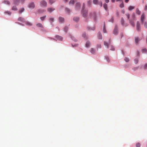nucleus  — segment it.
I'll use <instances>...</instances> for the list:
<instances>
[{
  "label": "nucleus",
  "mask_w": 147,
  "mask_h": 147,
  "mask_svg": "<svg viewBox=\"0 0 147 147\" xmlns=\"http://www.w3.org/2000/svg\"><path fill=\"white\" fill-rule=\"evenodd\" d=\"M91 2L90 1H89L88 2V5H91Z\"/></svg>",
  "instance_id": "09e8293b"
},
{
  "label": "nucleus",
  "mask_w": 147,
  "mask_h": 147,
  "mask_svg": "<svg viewBox=\"0 0 147 147\" xmlns=\"http://www.w3.org/2000/svg\"><path fill=\"white\" fill-rule=\"evenodd\" d=\"M101 47V45L98 44L97 45V49H98V48H100Z\"/></svg>",
  "instance_id": "79ce46f5"
},
{
  "label": "nucleus",
  "mask_w": 147,
  "mask_h": 147,
  "mask_svg": "<svg viewBox=\"0 0 147 147\" xmlns=\"http://www.w3.org/2000/svg\"><path fill=\"white\" fill-rule=\"evenodd\" d=\"M55 2V0H49V3L51 5H52Z\"/></svg>",
  "instance_id": "412c9836"
},
{
  "label": "nucleus",
  "mask_w": 147,
  "mask_h": 147,
  "mask_svg": "<svg viewBox=\"0 0 147 147\" xmlns=\"http://www.w3.org/2000/svg\"><path fill=\"white\" fill-rule=\"evenodd\" d=\"M36 26L37 27H40L41 28H43L44 27L42 24L40 23H38L36 24Z\"/></svg>",
  "instance_id": "ddd939ff"
},
{
  "label": "nucleus",
  "mask_w": 147,
  "mask_h": 147,
  "mask_svg": "<svg viewBox=\"0 0 147 147\" xmlns=\"http://www.w3.org/2000/svg\"><path fill=\"white\" fill-rule=\"evenodd\" d=\"M18 20L22 22H24L25 21V19L21 17H19L18 19Z\"/></svg>",
  "instance_id": "dca6fc26"
},
{
  "label": "nucleus",
  "mask_w": 147,
  "mask_h": 147,
  "mask_svg": "<svg viewBox=\"0 0 147 147\" xmlns=\"http://www.w3.org/2000/svg\"><path fill=\"white\" fill-rule=\"evenodd\" d=\"M98 2V0H94L93 1V3L95 4H97Z\"/></svg>",
  "instance_id": "4c0bfd02"
},
{
  "label": "nucleus",
  "mask_w": 147,
  "mask_h": 147,
  "mask_svg": "<svg viewBox=\"0 0 147 147\" xmlns=\"http://www.w3.org/2000/svg\"><path fill=\"white\" fill-rule=\"evenodd\" d=\"M64 1L67 2L68 1V0H63Z\"/></svg>",
  "instance_id": "13d9d810"
},
{
  "label": "nucleus",
  "mask_w": 147,
  "mask_h": 147,
  "mask_svg": "<svg viewBox=\"0 0 147 147\" xmlns=\"http://www.w3.org/2000/svg\"><path fill=\"white\" fill-rule=\"evenodd\" d=\"M144 24V26L145 28H147V22L145 21L144 22V24Z\"/></svg>",
  "instance_id": "4be33fe9"
},
{
  "label": "nucleus",
  "mask_w": 147,
  "mask_h": 147,
  "mask_svg": "<svg viewBox=\"0 0 147 147\" xmlns=\"http://www.w3.org/2000/svg\"><path fill=\"white\" fill-rule=\"evenodd\" d=\"M85 4L83 3L82 8V14L83 16L84 17L87 18V14L88 13V11L86 10H84V9L85 8Z\"/></svg>",
  "instance_id": "f257e3e1"
},
{
  "label": "nucleus",
  "mask_w": 147,
  "mask_h": 147,
  "mask_svg": "<svg viewBox=\"0 0 147 147\" xmlns=\"http://www.w3.org/2000/svg\"><path fill=\"white\" fill-rule=\"evenodd\" d=\"M120 7H123V4L122 3L120 4Z\"/></svg>",
  "instance_id": "8fccbe9b"
},
{
  "label": "nucleus",
  "mask_w": 147,
  "mask_h": 147,
  "mask_svg": "<svg viewBox=\"0 0 147 147\" xmlns=\"http://www.w3.org/2000/svg\"><path fill=\"white\" fill-rule=\"evenodd\" d=\"M144 10H147V5H145V8H144Z\"/></svg>",
  "instance_id": "3c124183"
},
{
  "label": "nucleus",
  "mask_w": 147,
  "mask_h": 147,
  "mask_svg": "<svg viewBox=\"0 0 147 147\" xmlns=\"http://www.w3.org/2000/svg\"><path fill=\"white\" fill-rule=\"evenodd\" d=\"M89 17L90 18H92L94 20H96V14L94 12H93L89 14Z\"/></svg>",
  "instance_id": "7ed1b4c3"
},
{
  "label": "nucleus",
  "mask_w": 147,
  "mask_h": 147,
  "mask_svg": "<svg viewBox=\"0 0 147 147\" xmlns=\"http://www.w3.org/2000/svg\"><path fill=\"white\" fill-rule=\"evenodd\" d=\"M105 2L108 3L109 2V0H105Z\"/></svg>",
  "instance_id": "5fc2aeb1"
},
{
  "label": "nucleus",
  "mask_w": 147,
  "mask_h": 147,
  "mask_svg": "<svg viewBox=\"0 0 147 147\" xmlns=\"http://www.w3.org/2000/svg\"><path fill=\"white\" fill-rule=\"evenodd\" d=\"M124 60L126 62H128L129 61V58L127 57H125Z\"/></svg>",
  "instance_id": "e433bc0d"
},
{
  "label": "nucleus",
  "mask_w": 147,
  "mask_h": 147,
  "mask_svg": "<svg viewBox=\"0 0 147 147\" xmlns=\"http://www.w3.org/2000/svg\"><path fill=\"white\" fill-rule=\"evenodd\" d=\"M124 20L123 19V18H121V24L123 26H127V25H126V24H125V25H124Z\"/></svg>",
  "instance_id": "f8f14e48"
},
{
  "label": "nucleus",
  "mask_w": 147,
  "mask_h": 147,
  "mask_svg": "<svg viewBox=\"0 0 147 147\" xmlns=\"http://www.w3.org/2000/svg\"><path fill=\"white\" fill-rule=\"evenodd\" d=\"M56 37L57 38L59 39L60 40H62V38L61 36H56Z\"/></svg>",
  "instance_id": "b1692460"
},
{
  "label": "nucleus",
  "mask_w": 147,
  "mask_h": 147,
  "mask_svg": "<svg viewBox=\"0 0 147 147\" xmlns=\"http://www.w3.org/2000/svg\"><path fill=\"white\" fill-rule=\"evenodd\" d=\"M26 24L27 25L29 26H31L32 25V24H31V23L28 22H26Z\"/></svg>",
  "instance_id": "2f4dec72"
},
{
  "label": "nucleus",
  "mask_w": 147,
  "mask_h": 147,
  "mask_svg": "<svg viewBox=\"0 0 147 147\" xmlns=\"http://www.w3.org/2000/svg\"><path fill=\"white\" fill-rule=\"evenodd\" d=\"M141 39L139 38L138 37H136L135 38V43L136 45H138V42L141 40Z\"/></svg>",
  "instance_id": "9b49d317"
},
{
  "label": "nucleus",
  "mask_w": 147,
  "mask_h": 147,
  "mask_svg": "<svg viewBox=\"0 0 147 147\" xmlns=\"http://www.w3.org/2000/svg\"><path fill=\"white\" fill-rule=\"evenodd\" d=\"M144 68H147V64H146L144 66Z\"/></svg>",
  "instance_id": "864d4df0"
},
{
  "label": "nucleus",
  "mask_w": 147,
  "mask_h": 147,
  "mask_svg": "<svg viewBox=\"0 0 147 147\" xmlns=\"http://www.w3.org/2000/svg\"><path fill=\"white\" fill-rule=\"evenodd\" d=\"M19 0H13V2L15 4H18V3H19Z\"/></svg>",
  "instance_id": "5701e85b"
},
{
  "label": "nucleus",
  "mask_w": 147,
  "mask_h": 147,
  "mask_svg": "<svg viewBox=\"0 0 147 147\" xmlns=\"http://www.w3.org/2000/svg\"><path fill=\"white\" fill-rule=\"evenodd\" d=\"M121 37H122L123 36V34H121Z\"/></svg>",
  "instance_id": "680f3d73"
},
{
  "label": "nucleus",
  "mask_w": 147,
  "mask_h": 147,
  "mask_svg": "<svg viewBox=\"0 0 147 147\" xmlns=\"http://www.w3.org/2000/svg\"><path fill=\"white\" fill-rule=\"evenodd\" d=\"M73 19L74 21L77 22L79 20V18L78 17H74Z\"/></svg>",
  "instance_id": "a878e982"
},
{
  "label": "nucleus",
  "mask_w": 147,
  "mask_h": 147,
  "mask_svg": "<svg viewBox=\"0 0 147 147\" xmlns=\"http://www.w3.org/2000/svg\"><path fill=\"white\" fill-rule=\"evenodd\" d=\"M68 29V28L67 27L65 26L64 28V31L66 32L67 31Z\"/></svg>",
  "instance_id": "ea45409f"
},
{
  "label": "nucleus",
  "mask_w": 147,
  "mask_h": 147,
  "mask_svg": "<svg viewBox=\"0 0 147 147\" xmlns=\"http://www.w3.org/2000/svg\"><path fill=\"white\" fill-rule=\"evenodd\" d=\"M24 10V8H22L19 11V13H22V12H23Z\"/></svg>",
  "instance_id": "cd10ccee"
},
{
  "label": "nucleus",
  "mask_w": 147,
  "mask_h": 147,
  "mask_svg": "<svg viewBox=\"0 0 147 147\" xmlns=\"http://www.w3.org/2000/svg\"><path fill=\"white\" fill-rule=\"evenodd\" d=\"M103 7L106 10H107V5L106 4H103Z\"/></svg>",
  "instance_id": "bb28decb"
},
{
  "label": "nucleus",
  "mask_w": 147,
  "mask_h": 147,
  "mask_svg": "<svg viewBox=\"0 0 147 147\" xmlns=\"http://www.w3.org/2000/svg\"><path fill=\"white\" fill-rule=\"evenodd\" d=\"M50 20L51 21H52V22H53L54 21V18H50Z\"/></svg>",
  "instance_id": "de8ad7c7"
},
{
  "label": "nucleus",
  "mask_w": 147,
  "mask_h": 147,
  "mask_svg": "<svg viewBox=\"0 0 147 147\" xmlns=\"http://www.w3.org/2000/svg\"><path fill=\"white\" fill-rule=\"evenodd\" d=\"M55 9L53 8L49 7L48 8L47 11L48 12L51 13L53 11H54Z\"/></svg>",
  "instance_id": "9d476101"
},
{
  "label": "nucleus",
  "mask_w": 147,
  "mask_h": 147,
  "mask_svg": "<svg viewBox=\"0 0 147 147\" xmlns=\"http://www.w3.org/2000/svg\"><path fill=\"white\" fill-rule=\"evenodd\" d=\"M134 7L132 6H130L129 8V10H131L134 9Z\"/></svg>",
  "instance_id": "f704fd0d"
},
{
  "label": "nucleus",
  "mask_w": 147,
  "mask_h": 147,
  "mask_svg": "<svg viewBox=\"0 0 147 147\" xmlns=\"http://www.w3.org/2000/svg\"><path fill=\"white\" fill-rule=\"evenodd\" d=\"M136 25L137 30L138 32L140 31L141 30V27L140 26V24L139 21L137 22Z\"/></svg>",
  "instance_id": "20e7f679"
},
{
  "label": "nucleus",
  "mask_w": 147,
  "mask_h": 147,
  "mask_svg": "<svg viewBox=\"0 0 147 147\" xmlns=\"http://www.w3.org/2000/svg\"><path fill=\"white\" fill-rule=\"evenodd\" d=\"M115 0H111V1L112 3H114L115 2Z\"/></svg>",
  "instance_id": "bf43d9fd"
},
{
  "label": "nucleus",
  "mask_w": 147,
  "mask_h": 147,
  "mask_svg": "<svg viewBox=\"0 0 147 147\" xmlns=\"http://www.w3.org/2000/svg\"><path fill=\"white\" fill-rule=\"evenodd\" d=\"M102 3H101V6H102Z\"/></svg>",
  "instance_id": "e2e57ef3"
},
{
  "label": "nucleus",
  "mask_w": 147,
  "mask_h": 147,
  "mask_svg": "<svg viewBox=\"0 0 147 147\" xmlns=\"http://www.w3.org/2000/svg\"><path fill=\"white\" fill-rule=\"evenodd\" d=\"M140 143H137L136 144V147H140Z\"/></svg>",
  "instance_id": "58836bf2"
},
{
  "label": "nucleus",
  "mask_w": 147,
  "mask_h": 147,
  "mask_svg": "<svg viewBox=\"0 0 147 147\" xmlns=\"http://www.w3.org/2000/svg\"><path fill=\"white\" fill-rule=\"evenodd\" d=\"M65 10H66V11H67L68 13H69L71 12L70 10L68 8H66Z\"/></svg>",
  "instance_id": "c9c22d12"
},
{
  "label": "nucleus",
  "mask_w": 147,
  "mask_h": 147,
  "mask_svg": "<svg viewBox=\"0 0 147 147\" xmlns=\"http://www.w3.org/2000/svg\"><path fill=\"white\" fill-rule=\"evenodd\" d=\"M90 43L89 41H87L86 44V47H88L90 45Z\"/></svg>",
  "instance_id": "a211bd4d"
},
{
  "label": "nucleus",
  "mask_w": 147,
  "mask_h": 147,
  "mask_svg": "<svg viewBox=\"0 0 147 147\" xmlns=\"http://www.w3.org/2000/svg\"><path fill=\"white\" fill-rule=\"evenodd\" d=\"M47 3L44 0H42L40 2V5L41 7H46L47 6Z\"/></svg>",
  "instance_id": "423d86ee"
},
{
  "label": "nucleus",
  "mask_w": 147,
  "mask_h": 147,
  "mask_svg": "<svg viewBox=\"0 0 147 147\" xmlns=\"http://www.w3.org/2000/svg\"><path fill=\"white\" fill-rule=\"evenodd\" d=\"M136 12L137 14L139 15L141 13V11L139 10L138 8L136 9Z\"/></svg>",
  "instance_id": "6ab92c4d"
},
{
  "label": "nucleus",
  "mask_w": 147,
  "mask_h": 147,
  "mask_svg": "<svg viewBox=\"0 0 147 147\" xmlns=\"http://www.w3.org/2000/svg\"><path fill=\"white\" fill-rule=\"evenodd\" d=\"M18 9L16 6H13L12 8V10L14 11L17 10Z\"/></svg>",
  "instance_id": "c756f323"
},
{
  "label": "nucleus",
  "mask_w": 147,
  "mask_h": 147,
  "mask_svg": "<svg viewBox=\"0 0 147 147\" xmlns=\"http://www.w3.org/2000/svg\"><path fill=\"white\" fill-rule=\"evenodd\" d=\"M111 20H112V21H113V19L112 18L111 19Z\"/></svg>",
  "instance_id": "052dcab7"
},
{
  "label": "nucleus",
  "mask_w": 147,
  "mask_h": 147,
  "mask_svg": "<svg viewBox=\"0 0 147 147\" xmlns=\"http://www.w3.org/2000/svg\"><path fill=\"white\" fill-rule=\"evenodd\" d=\"M7 13H8V14H9V15H10L11 14V13L10 12V11H8L7 12Z\"/></svg>",
  "instance_id": "4d7b16f0"
},
{
  "label": "nucleus",
  "mask_w": 147,
  "mask_h": 147,
  "mask_svg": "<svg viewBox=\"0 0 147 147\" xmlns=\"http://www.w3.org/2000/svg\"><path fill=\"white\" fill-rule=\"evenodd\" d=\"M105 58H106V59H107V61L108 62H109L110 61V60L109 58V57H105Z\"/></svg>",
  "instance_id": "a18cd8bd"
},
{
  "label": "nucleus",
  "mask_w": 147,
  "mask_h": 147,
  "mask_svg": "<svg viewBox=\"0 0 147 147\" xmlns=\"http://www.w3.org/2000/svg\"><path fill=\"white\" fill-rule=\"evenodd\" d=\"M4 3L8 5H9L10 3L8 1H4Z\"/></svg>",
  "instance_id": "7c9ffc66"
},
{
  "label": "nucleus",
  "mask_w": 147,
  "mask_h": 147,
  "mask_svg": "<svg viewBox=\"0 0 147 147\" xmlns=\"http://www.w3.org/2000/svg\"><path fill=\"white\" fill-rule=\"evenodd\" d=\"M59 22L61 23H62L64 21V18L62 17H59Z\"/></svg>",
  "instance_id": "4468645a"
},
{
  "label": "nucleus",
  "mask_w": 147,
  "mask_h": 147,
  "mask_svg": "<svg viewBox=\"0 0 147 147\" xmlns=\"http://www.w3.org/2000/svg\"><path fill=\"white\" fill-rule=\"evenodd\" d=\"M104 45L107 47V48H108L110 47V50L111 51H114L115 50V48L112 45L110 44L109 45L108 43H107L105 41H104Z\"/></svg>",
  "instance_id": "f03ea898"
},
{
  "label": "nucleus",
  "mask_w": 147,
  "mask_h": 147,
  "mask_svg": "<svg viewBox=\"0 0 147 147\" xmlns=\"http://www.w3.org/2000/svg\"><path fill=\"white\" fill-rule=\"evenodd\" d=\"M71 38H72V39L75 41L76 42L77 41V40L74 37H71Z\"/></svg>",
  "instance_id": "37998d69"
},
{
  "label": "nucleus",
  "mask_w": 147,
  "mask_h": 147,
  "mask_svg": "<svg viewBox=\"0 0 147 147\" xmlns=\"http://www.w3.org/2000/svg\"><path fill=\"white\" fill-rule=\"evenodd\" d=\"M118 27L117 26H116L113 31V34L115 35L117 34L118 32Z\"/></svg>",
  "instance_id": "0eeeda50"
},
{
  "label": "nucleus",
  "mask_w": 147,
  "mask_h": 147,
  "mask_svg": "<svg viewBox=\"0 0 147 147\" xmlns=\"http://www.w3.org/2000/svg\"><path fill=\"white\" fill-rule=\"evenodd\" d=\"M46 17V16H45L43 17H41L40 18V20L42 21H43L44 19Z\"/></svg>",
  "instance_id": "c85d7f7f"
},
{
  "label": "nucleus",
  "mask_w": 147,
  "mask_h": 147,
  "mask_svg": "<svg viewBox=\"0 0 147 147\" xmlns=\"http://www.w3.org/2000/svg\"><path fill=\"white\" fill-rule=\"evenodd\" d=\"M142 53H146L147 52V50L146 49H143L142 50Z\"/></svg>",
  "instance_id": "72a5a7b5"
},
{
  "label": "nucleus",
  "mask_w": 147,
  "mask_h": 147,
  "mask_svg": "<svg viewBox=\"0 0 147 147\" xmlns=\"http://www.w3.org/2000/svg\"><path fill=\"white\" fill-rule=\"evenodd\" d=\"M145 15L144 13H142L140 18V21L142 24H144V22H145Z\"/></svg>",
  "instance_id": "39448f33"
},
{
  "label": "nucleus",
  "mask_w": 147,
  "mask_h": 147,
  "mask_svg": "<svg viewBox=\"0 0 147 147\" xmlns=\"http://www.w3.org/2000/svg\"><path fill=\"white\" fill-rule=\"evenodd\" d=\"M126 15L127 16L128 19H129V13H126Z\"/></svg>",
  "instance_id": "c03bdc74"
},
{
  "label": "nucleus",
  "mask_w": 147,
  "mask_h": 147,
  "mask_svg": "<svg viewBox=\"0 0 147 147\" xmlns=\"http://www.w3.org/2000/svg\"><path fill=\"white\" fill-rule=\"evenodd\" d=\"M23 1H24V0H22Z\"/></svg>",
  "instance_id": "0e129e2a"
},
{
  "label": "nucleus",
  "mask_w": 147,
  "mask_h": 147,
  "mask_svg": "<svg viewBox=\"0 0 147 147\" xmlns=\"http://www.w3.org/2000/svg\"><path fill=\"white\" fill-rule=\"evenodd\" d=\"M129 0H125V2L126 3H127L128 2V1H129Z\"/></svg>",
  "instance_id": "6e6d98bb"
},
{
  "label": "nucleus",
  "mask_w": 147,
  "mask_h": 147,
  "mask_svg": "<svg viewBox=\"0 0 147 147\" xmlns=\"http://www.w3.org/2000/svg\"><path fill=\"white\" fill-rule=\"evenodd\" d=\"M80 3H77L76 4V9H78L80 8Z\"/></svg>",
  "instance_id": "2eb2a0df"
},
{
  "label": "nucleus",
  "mask_w": 147,
  "mask_h": 147,
  "mask_svg": "<svg viewBox=\"0 0 147 147\" xmlns=\"http://www.w3.org/2000/svg\"><path fill=\"white\" fill-rule=\"evenodd\" d=\"M82 36L83 37L85 38L86 36V34L85 33H83L82 34Z\"/></svg>",
  "instance_id": "49530a36"
},
{
  "label": "nucleus",
  "mask_w": 147,
  "mask_h": 147,
  "mask_svg": "<svg viewBox=\"0 0 147 147\" xmlns=\"http://www.w3.org/2000/svg\"><path fill=\"white\" fill-rule=\"evenodd\" d=\"M129 23L133 27H134L135 26V24L134 23V20H129Z\"/></svg>",
  "instance_id": "1a4fd4ad"
},
{
  "label": "nucleus",
  "mask_w": 147,
  "mask_h": 147,
  "mask_svg": "<svg viewBox=\"0 0 147 147\" xmlns=\"http://www.w3.org/2000/svg\"><path fill=\"white\" fill-rule=\"evenodd\" d=\"M103 32L104 33H107V30L106 29L105 26V25H104L103 28Z\"/></svg>",
  "instance_id": "393cba45"
},
{
  "label": "nucleus",
  "mask_w": 147,
  "mask_h": 147,
  "mask_svg": "<svg viewBox=\"0 0 147 147\" xmlns=\"http://www.w3.org/2000/svg\"><path fill=\"white\" fill-rule=\"evenodd\" d=\"M28 7L31 9H33L35 7V5L34 3L32 2L29 4Z\"/></svg>",
  "instance_id": "6e6552de"
},
{
  "label": "nucleus",
  "mask_w": 147,
  "mask_h": 147,
  "mask_svg": "<svg viewBox=\"0 0 147 147\" xmlns=\"http://www.w3.org/2000/svg\"><path fill=\"white\" fill-rule=\"evenodd\" d=\"M74 0H71L69 2V4H74Z\"/></svg>",
  "instance_id": "473e14b6"
},
{
  "label": "nucleus",
  "mask_w": 147,
  "mask_h": 147,
  "mask_svg": "<svg viewBox=\"0 0 147 147\" xmlns=\"http://www.w3.org/2000/svg\"><path fill=\"white\" fill-rule=\"evenodd\" d=\"M132 16L133 17V18H135V13H133V14H132Z\"/></svg>",
  "instance_id": "603ef678"
},
{
  "label": "nucleus",
  "mask_w": 147,
  "mask_h": 147,
  "mask_svg": "<svg viewBox=\"0 0 147 147\" xmlns=\"http://www.w3.org/2000/svg\"><path fill=\"white\" fill-rule=\"evenodd\" d=\"M98 37L99 39H102V36L100 32H98Z\"/></svg>",
  "instance_id": "f3484780"
},
{
  "label": "nucleus",
  "mask_w": 147,
  "mask_h": 147,
  "mask_svg": "<svg viewBox=\"0 0 147 147\" xmlns=\"http://www.w3.org/2000/svg\"><path fill=\"white\" fill-rule=\"evenodd\" d=\"M134 62L136 64H137L138 62V59H136L134 60Z\"/></svg>",
  "instance_id": "a19ab883"
},
{
  "label": "nucleus",
  "mask_w": 147,
  "mask_h": 147,
  "mask_svg": "<svg viewBox=\"0 0 147 147\" xmlns=\"http://www.w3.org/2000/svg\"><path fill=\"white\" fill-rule=\"evenodd\" d=\"M90 52L92 54H94L95 52V50L94 49L91 48V49Z\"/></svg>",
  "instance_id": "aec40b11"
}]
</instances>
